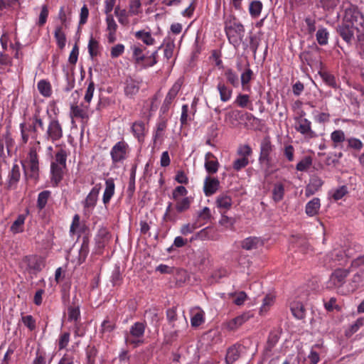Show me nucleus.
Wrapping results in <instances>:
<instances>
[{
	"instance_id": "f257e3e1",
	"label": "nucleus",
	"mask_w": 364,
	"mask_h": 364,
	"mask_svg": "<svg viewBox=\"0 0 364 364\" xmlns=\"http://www.w3.org/2000/svg\"><path fill=\"white\" fill-rule=\"evenodd\" d=\"M337 32L347 43L350 44L356 36L358 41H364V15L358 8L350 5L345 9V14Z\"/></svg>"
},
{
	"instance_id": "f03ea898",
	"label": "nucleus",
	"mask_w": 364,
	"mask_h": 364,
	"mask_svg": "<svg viewBox=\"0 0 364 364\" xmlns=\"http://www.w3.org/2000/svg\"><path fill=\"white\" fill-rule=\"evenodd\" d=\"M224 31L229 43L237 49L245 36L244 26L232 14L224 16Z\"/></svg>"
},
{
	"instance_id": "7ed1b4c3",
	"label": "nucleus",
	"mask_w": 364,
	"mask_h": 364,
	"mask_svg": "<svg viewBox=\"0 0 364 364\" xmlns=\"http://www.w3.org/2000/svg\"><path fill=\"white\" fill-rule=\"evenodd\" d=\"M41 150L40 141H32L29 143L28 152L23 163L26 177L37 181L39 176V156Z\"/></svg>"
},
{
	"instance_id": "20e7f679",
	"label": "nucleus",
	"mask_w": 364,
	"mask_h": 364,
	"mask_svg": "<svg viewBox=\"0 0 364 364\" xmlns=\"http://www.w3.org/2000/svg\"><path fill=\"white\" fill-rule=\"evenodd\" d=\"M146 322L136 321L130 326L129 330L124 331V342L127 346L136 348L145 343V331Z\"/></svg>"
},
{
	"instance_id": "39448f33",
	"label": "nucleus",
	"mask_w": 364,
	"mask_h": 364,
	"mask_svg": "<svg viewBox=\"0 0 364 364\" xmlns=\"http://www.w3.org/2000/svg\"><path fill=\"white\" fill-rule=\"evenodd\" d=\"M129 153L130 147L124 140L117 142L110 150L112 166L118 167L123 164L129 158Z\"/></svg>"
},
{
	"instance_id": "423d86ee",
	"label": "nucleus",
	"mask_w": 364,
	"mask_h": 364,
	"mask_svg": "<svg viewBox=\"0 0 364 364\" xmlns=\"http://www.w3.org/2000/svg\"><path fill=\"white\" fill-rule=\"evenodd\" d=\"M63 136L62 124L56 117H50L46 127L43 139L54 143Z\"/></svg>"
},
{
	"instance_id": "0eeeda50",
	"label": "nucleus",
	"mask_w": 364,
	"mask_h": 364,
	"mask_svg": "<svg viewBox=\"0 0 364 364\" xmlns=\"http://www.w3.org/2000/svg\"><path fill=\"white\" fill-rule=\"evenodd\" d=\"M273 149L274 145L269 136H265L262 139L259 145L260 151L258 161L260 164L264 165L267 169H269L272 165L271 154Z\"/></svg>"
},
{
	"instance_id": "6e6552de",
	"label": "nucleus",
	"mask_w": 364,
	"mask_h": 364,
	"mask_svg": "<svg viewBox=\"0 0 364 364\" xmlns=\"http://www.w3.org/2000/svg\"><path fill=\"white\" fill-rule=\"evenodd\" d=\"M305 114L306 113L302 111L299 116L294 117V128L299 133L308 138H315L317 135L311 129V121L304 117Z\"/></svg>"
},
{
	"instance_id": "1a4fd4ad",
	"label": "nucleus",
	"mask_w": 364,
	"mask_h": 364,
	"mask_svg": "<svg viewBox=\"0 0 364 364\" xmlns=\"http://www.w3.org/2000/svg\"><path fill=\"white\" fill-rule=\"evenodd\" d=\"M349 274V270L345 269H337L332 272L327 282V287L329 289H340L346 282Z\"/></svg>"
},
{
	"instance_id": "9d476101",
	"label": "nucleus",
	"mask_w": 364,
	"mask_h": 364,
	"mask_svg": "<svg viewBox=\"0 0 364 364\" xmlns=\"http://www.w3.org/2000/svg\"><path fill=\"white\" fill-rule=\"evenodd\" d=\"M101 189L100 183L96 184L90 191L85 199L82 202L83 209L85 214L92 213L98 200L99 193Z\"/></svg>"
},
{
	"instance_id": "9b49d317",
	"label": "nucleus",
	"mask_w": 364,
	"mask_h": 364,
	"mask_svg": "<svg viewBox=\"0 0 364 364\" xmlns=\"http://www.w3.org/2000/svg\"><path fill=\"white\" fill-rule=\"evenodd\" d=\"M20 131L21 136V144L25 145L28 143L29 138L33 139V141H38V131L31 123H21Z\"/></svg>"
},
{
	"instance_id": "f8f14e48",
	"label": "nucleus",
	"mask_w": 364,
	"mask_h": 364,
	"mask_svg": "<svg viewBox=\"0 0 364 364\" xmlns=\"http://www.w3.org/2000/svg\"><path fill=\"white\" fill-rule=\"evenodd\" d=\"M168 119L161 118L156 124V129L153 132V144L154 146L161 145L164 140V134L167 128Z\"/></svg>"
},
{
	"instance_id": "ddd939ff",
	"label": "nucleus",
	"mask_w": 364,
	"mask_h": 364,
	"mask_svg": "<svg viewBox=\"0 0 364 364\" xmlns=\"http://www.w3.org/2000/svg\"><path fill=\"white\" fill-rule=\"evenodd\" d=\"M67 171V166H60L55 164H50V182L53 187H57L63 180Z\"/></svg>"
},
{
	"instance_id": "4468645a",
	"label": "nucleus",
	"mask_w": 364,
	"mask_h": 364,
	"mask_svg": "<svg viewBox=\"0 0 364 364\" xmlns=\"http://www.w3.org/2000/svg\"><path fill=\"white\" fill-rule=\"evenodd\" d=\"M116 329V323L107 317L101 323L100 328V337L109 341L112 338V333Z\"/></svg>"
},
{
	"instance_id": "2eb2a0df",
	"label": "nucleus",
	"mask_w": 364,
	"mask_h": 364,
	"mask_svg": "<svg viewBox=\"0 0 364 364\" xmlns=\"http://www.w3.org/2000/svg\"><path fill=\"white\" fill-rule=\"evenodd\" d=\"M215 204L220 212H227L232 205V198L228 192L218 195L215 200Z\"/></svg>"
},
{
	"instance_id": "dca6fc26",
	"label": "nucleus",
	"mask_w": 364,
	"mask_h": 364,
	"mask_svg": "<svg viewBox=\"0 0 364 364\" xmlns=\"http://www.w3.org/2000/svg\"><path fill=\"white\" fill-rule=\"evenodd\" d=\"M14 144V139L9 130L0 134V160L5 156L4 146H6L7 151L9 153Z\"/></svg>"
},
{
	"instance_id": "f3484780",
	"label": "nucleus",
	"mask_w": 364,
	"mask_h": 364,
	"mask_svg": "<svg viewBox=\"0 0 364 364\" xmlns=\"http://www.w3.org/2000/svg\"><path fill=\"white\" fill-rule=\"evenodd\" d=\"M141 82L133 79L132 77H128L126 79L124 82V95L129 98H133L139 91Z\"/></svg>"
},
{
	"instance_id": "a211bd4d",
	"label": "nucleus",
	"mask_w": 364,
	"mask_h": 364,
	"mask_svg": "<svg viewBox=\"0 0 364 364\" xmlns=\"http://www.w3.org/2000/svg\"><path fill=\"white\" fill-rule=\"evenodd\" d=\"M220 187V181L217 178L208 176L203 183V192L205 196H210L216 193Z\"/></svg>"
},
{
	"instance_id": "6ab92c4d",
	"label": "nucleus",
	"mask_w": 364,
	"mask_h": 364,
	"mask_svg": "<svg viewBox=\"0 0 364 364\" xmlns=\"http://www.w3.org/2000/svg\"><path fill=\"white\" fill-rule=\"evenodd\" d=\"M57 151L55 153L54 160L51 164H55L60 166H67L66 161L67 158L70 154L69 150L66 148L65 144L57 145Z\"/></svg>"
},
{
	"instance_id": "aec40b11",
	"label": "nucleus",
	"mask_w": 364,
	"mask_h": 364,
	"mask_svg": "<svg viewBox=\"0 0 364 364\" xmlns=\"http://www.w3.org/2000/svg\"><path fill=\"white\" fill-rule=\"evenodd\" d=\"M204 166L208 174H214L218 171L220 164L217 157L211 152H208L205 155Z\"/></svg>"
},
{
	"instance_id": "412c9836",
	"label": "nucleus",
	"mask_w": 364,
	"mask_h": 364,
	"mask_svg": "<svg viewBox=\"0 0 364 364\" xmlns=\"http://www.w3.org/2000/svg\"><path fill=\"white\" fill-rule=\"evenodd\" d=\"M132 132L134 137L138 140L139 143H142L144 141L147 129L146 124L143 121H136L132 124L131 127Z\"/></svg>"
},
{
	"instance_id": "4be33fe9",
	"label": "nucleus",
	"mask_w": 364,
	"mask_h": 364,
	"mask_svg": "<svg viewBox=\"0 0 364 364\" xmlns=\"http://www.w3.org/2000/svg\"><path fill=\"white\" fill-rule=\"evenodd\" d=\"M107 41L109 43H113L117 41L116 33L118 28L112 15L106 16Z\"/></svg>"
},
{
	"instance_id": "5701e85b",
	"label": "nucleus",
	"mask_w": 364,
	"mask_h": 364,
	"mask_svg": "<svg viewBox=\"0 0 364 364\" xmlns=\"http://www.w3.org/2000/svg\"><path fill=\"white\" fill-rule=\"evenodd\" d=\"M323 181L318 176H313L305 188V196L309 197L316 193L323 186Z\"/></svg>"
},
{
	"instance_id": "b1692460",
	"label": "nucleus",
	"mask_w": 364,
	"mask_h": 364,
	"mask_svg": "<svg viewBox=\"0 0 364 364\" xmlns=\"http://www.w3.org/2000/svg\"><path fill=\"white\" fill-rule=\"evenodd\" d=\"M217 90L220 95V99L223 102H228L232 95V89L228 86L223 79H219L217 85Z\"/></svg>"
},
{
	"instance_id": "393cba45",
	"label": "nucleus",
	"mask_w": 364,
	"mask_h": 364,
	"mask_svg": "<svg viewBox=\"0 0 364 364\" xmlns=\"http://www.w3.org/2000/svg\"><path fill=\"white\" fill-rule=\"evenodd\" d=\"M251 317H252V314L250 312L244 313L230 320L227 323V328L230 331H235L241 326L245 322L247 321Z\"/></svg>"
},
{
	"instance_id": "a878e982",
	"label": "nucleus",
	"mask_w": 364,
	"mask_h": 364,
	"mask_svg": "<svg viewBox=\"0 0 364 364\" xmlns=\"http://www.w3.org/2000/svg\"><path fill=\"white\" fill-rule=\"evenodd\" d=\"M346 144L344 150L353 151V156H357V153L360 152L364 146V144L360 139L353 136L348 137Z\"/></svg>"
},
{
	"instance_id": "bb28decb",
	"label": "nucleus",
	"mask_w": 364,
	"mask_h": 364,
	"mask_svg": "<svg viewBox=\"0 0 364 364\" xmlns=\"http://www.w3.org/2000/svg\"><path fill=\"white\" fill-rule=\"evenodd\" d=\"M115 184L114 179L109 178L105 181V189L102 196V202L105 205L109 203L111 198L114 194Z\"/></svg>"
},
{
	"instance_id": "cd10ccee",
	"label": "nucleus",
	"mask_w": 364,
	"mask_h": 364,
	"mask_svg": "<svg viewBox=\"0 0 364 364\" xmlns=\"http://www.w3.org/2000/svg\"><path fill=\"white\" fill-rule=\"evenodd\" d=\"M264 245L263 241L257 237H249L241 242V247L246 250H257Z\"/></svg>"
},
{
	"instance_id": "c85d7f7f",
	"label": "nucleus",
	"mask_w": 364,
	"mask_h": 364,
	"mask_svg": "<svg viewBox=\"0 0 364 364\" xmlns=\"http://www.w3.org/2000/svg\"><path fill=\"white\" fill-rule=\"evenodd\" d=\"M320 207V199L318 198H314L306 203L305 213L309 217L315 216L318 213Z\"/></svg>"
},
{
	"instance_id": "c756f323",
	"label": "nucleus",
	"mask_w": 364,
	"mask_h": 364,
	"mask_svg": "<svg viewBox=\"0 0 364 364\" xmlns=\"http://www.w3.org/2000/svg\"><path fill=\"white\" fill-rule=\"evenodd\" d=\"M285 193L284 184L282 182H276L272 190V198L275 203L283 200Z\"/></svg>"
},
{
	"instance_id": "7c9ffc66",
	"label": "nucleus",
	"mask_w": 364,
	"mask_h": 364,
	"mask_svg": "<svg viewBox=\"0 0 364 364\" xmlns=\"http://www.w3.org/2000/svg\"><path fill=\"white\" fill-rule=\"evenodd\" d=\"M346 139L344 132L341 129L334 130L331 134V140L334 148H343L342 143L346 142Z\"/></svg>"
},
{
	"instance_id": "2f4dec72",
	"label": "nucleus",
	"mask_w": 364,
	"mask_h": 364,
	"mask_svg": "<svg viewBox=\"0 0 364 364\" xmlns=\"http://www.w3.org/2000/svg\"><path fill=\"white\" fill-rule=\"evenodd\" d=\"M240 346L233 345L228 348L225 362L227 364H233L240 356Z\"/></svg>"
},
{
	"instance_id": "473e14b6",
	"label": "nucleus",
	"mask_w": 364,
	"mask_h": 364,
	"mask_svg": "<svg viewBox=\"0 0 364 364\" xmlns=\"http://www.w3.org/2000/svg\"><path fill=\"white\" fill-rule=\"evenodd\" d=\"M26 214H20L10 227V231L13 234H18L24 231V224Z\"/></svg>"
},
{
	"instance_id": "72a5a7b5",
	"label": "nucleus",
	"mask_w": 364,
	"mask_h": 364,
	"mask_svg": "<svg viewBox=\"0 0 364 364\" xmlns=\"http://www.w3.org/2000/svg\"><path fill=\"white\" fill-rule=\"evenodd\" d=\"M68 321H73L75 323V334H77V322L80 319V311L79 306H70L68 308Z\"/></svg>"
},
{
	"instance_id": "f704fd0d",
	"label": "nucleus",
	"mask_w": 364,
	"mask_h": 364,
	"mask_svg": "<svg viewBox=\"0 0 364 364\" xmlns=\"http://www.w3.org/2000/svg\"><path fill=\"white\" fill-rule=\"evenodd\" d=\"M176 201L175 210L178 213H183L188 210L193 202L191 197H184L183 198H177Z\"/></svg>"
},
{
	"instance_id": "c9c22d12",
	"label": "nucleus",
	"mask_w": 364,
	"mask_h": 364,
	"mask_svg": "<svg viewBox=\"0 0 364 364\" xmlns=\"http://www.w3.org/2000/svg\"><path fill=\"white\" fill-rule=\"evenodd\" d=\"M181 87V83L178 80L176 81L168 90L164 102L166 105H171L172 102L176 97L178 92L180 91Z\"/></svg>"
},
{
	"instance_id": "e433bc0d",
	"label": "nucleus",
	"mask_w": 364,
	"mask_h": 364,
	"mask_svg": "<svg viewBox=\"0 0 364 364\" xmlns=\"http://www.w3.org/2000/svg\"><path fill=\"white\" fill-rule=\"evenodd\" d=\"M136 39L141 40L146 46H152L155 43V39L152 37L150 31L140 30L134 33Z\"/></svg>"
},
{
	"instance_id": "4c0bfd02",
	"label": "nucleus",
	"mask_w": 364,
	"mask_h": 364,
	"mask_svg": "<svg viewBox=\"0 0 364 364\" xmlns=\"http://www.w3.org/2000/svg\"><path fill=\"white\" fill-rule=\"evenodd\" d=\"M290 309L294 316L297 319H302L305 316L306 310L302 303L293 301L290 304Z\"/></svg>"
},
{
	"instance_id": "58836bf2",
	"label": "nucleus",
	"mask_w": 364,
	"mask_h": 364,
	"mask_svg": "<svg viewBox=\"0 0 364 364\" xmlns=\"http://www.w3.org/2000/svg\"><path fill=\"white\" fill-rule=\"evenodd\" d=\"M20 167L18 164H14L9 173L8 186L9 188H11L14 186L16 185L20 179Z\"/></svg>"
},
{
	"instance_id": "ea45409f",
	"label": "nucleus",
	"mask_w": 364,
	"mask_h": 364,
	"mask_svg": "<svg viewBox=\"0 0 364 364\" xmlns=\"http://www.w3.org/2000/svg\"><path fill=\"white\" fill-rule=\"evenodd\" d=\"M234 104L241 108L247 107L250 110L253 109L252 102L250 99V96L247 94H238L236 99L234 101Z\"/></svg>"
},
{
	"instance_id": "a19ab883",
	"label": "nucleus",
	"mask_w": 364,
	"mask_h": 364,
	"mask_svg": "<svg viewBox=\"0 0 364 364\" xmlns=\"http://www.w3.org/2000/svg\"><path fill=\"white\" fill-rule=\"evenodd\" d=\"M196 110L192 114H189V107L188 105H183L181 107V115L180 118V122L181 127H186L189 122L193 120V117Z\"/></svg>"
},
{
	"instance_id": "79ce46f5",
	"label": "nucleus",
	"mask_w": 364,
	"mask_h": 364,
	"mask_svg": "<svg viewBox=\"0 0 364 364\" xmlns=\"http://www.w3.org/2000/svg\"><path fill=\"white\" fill-rule=\"evenodd\" d=\"M262 9L263 4L260 1H252L249 5L250 15L253 18H257L260 16Z\"/></svg>"
},
{
	"instance_id": "37998d69",
	"label": "nucleus",
	"mask_w": 364,
	"mask_h": 364,
	"mask_svg": "<svg viewBox=\"0 0 364 364\" xmlns=\"http://www.w3.org/2000/svg\"><path fill=\"white\" fill-rule=\"evenodd\" d=\"M280 338V332L278 330L271 331L267 338L265 350L271 351L278 343Z\"/></svg>"
},
{
	"instance_id": "c03bdc74",
	"label": "nucleus",
	"mask_w": 364,
	"mask_h": 364,
	"mask_svg": "<svg viewBox=\"0 0 364 364\" xmlns=\"http://www.w3.org/2000/svg\"><path fill=\"white\" fill-rule=\"evenodd\" d=\"M89 252H90L89 240L87 237H84L82 239L80 249L79 250L78 262H77L78 264H81L85 261Z\"/></svg>"
},
{
	"instance_id": "a18cd8bd",
	"label": "nucleus",
	"mask_w": 364,
	"mask_h": 364,
	"mask_svg": "<svg viewBox=\"0 0 364 364\" xmlns=\"http://www.w3.org/2000/svg\"><path fill=\"white\" fill-rule=\"evenodd\" d=\"M224 75L228 83L234 87H237L239 86L240 82L238 75L232 68H227L224 72Z\"/></svg>"
},
{
	"instance_id": "49530a36",
	"label": "nucleus",
	"mask_w": 364,
	"mask_h": 364,
	"mask_svg": "<svg viewBox=\"0 0 364 364\" xmlns=\"http://www.w3.org/2000/svg\"><path fill=\"white\" fill-rule=\"evenodd\" d=\"M253 75V71L250 68H247L241 74L240 79L243 90L249 91L250 90V86L249 85V83L252 79Z\"/></svg>"
},
{
	"instance_id": "de8ad7c7",
	"label": "nucleus",
	"mask_w": 364,
	"mask_h": 364,
	"mask_svg": "<svg viewBox=\"0 0 364 364\" xmlns=\"http://www.w3.org/2000/svg\"><path fill=\"white\" fill-rule=\"evenodd\" d=\"M39 92L46 97H48L52 94V88L50 83L45 80H40L37 84Z\"/></svg>"
},
{
	"instance_id": "09e8293b",
	"label": "nucleus",
	"mask_w": 364,
	"mask_h": 364,
	"mask_svg": "<svg viewBox=\"0 0 364 364\" xmlns=\"http://www.w3.org/2000/svg\"><path fill=\"white\" fill-rule=\"evenodd\" d=\"M54 37L56 40L58 48L60 49H63L65 46L66 38L65 33L63 31L62 26H58L55 28Z\"/></svg>"
},
{
	"instance_id": "8fccbe9b",
	"label": "nucleus",
	"mask_w": 364,
	"mask_h": 364,
	"mask_svg": "<svg viewBox=\"0 0 364 364\" xmlns=\"http://www.w3.org/2000/svg\"><path fill=\"white\" fill-rule=\"evenodd\" d=\"M318 73H319L321 79L323 80V81L326 85H328V86H330L331 87H333V88L337 87L336 80L333 75H332L331 73H330L327 71H320Z\"/></svg>"
},
{
	"instance_id": "3c124183",
	"label": "nucleus",
	"mask_w": 364,
	"mask_h": 364,
	"mask_svg": "<svg viewBox=\"0 0 364 364\" xmlns=\"http://www.w3.org/2000/svg\"><path fill=\"white\" fill-rule=\"evenodd\" d=\"M145 49L146 48L141 45L134 46L132 47L133 58H134L136 63H142L145 60V55L143 54V52Z\"/></svg>"
},
{
	"instance_id": "603ef678",
	"label": "nucleus",
	"mask_w": 364,
	"mask_h": 364,
	"mask_svg": "<svg viewBox=\"0 0 364 364\" xmlns=\"http://www.w3.org/2000/svg\"><path fill=\"white\" fill-rule=\"evenodd\" d=\"M70 116L72 118L85 119L87 117V110L77 105H73L70 107Z\"/></svg>"
},
{
	"instance_id": "864d4df0",
	"label": "nucleus",
	"mask_w": 364,
	"mask_h": 364,
	"mask_svg": "<svg viewBox=\"0 0 364 364\" xmlns=\"http://www.w3.org/2000/svg\"><path fill=\"white\" fill-rule=\"evenodd\" d=\"M88 52L91 58H95L99 54L100 43L92 36L90 37L88 43Z\"/></svg>"
},
{
	"instance_id": "5fc2aeb1",
	"label": "nucleus",
	"mask_w": 364,
	"mask_h": 364,
	"mask_svg": "<svg viewBox=\"0 0 364 364\" xmlns=\"http://www.w3.org/2000/svg\"><path fill=\"white\" fill-rule=\"evenodd\" d=\"M50 195V191H43L39 193L37 200V207L39 210H43L46 207Z\"/></svg>"
},
{
	"instance_id": "6e6d98bb",
	"label": "nucleus",
	"mask_w": 364,
	"mask_h": 364,
	"mask_svg": "<svg viewBox=\"0 0 364 364\" xmlns=\"http://www.w3.org/2000/svg\"><path fill=\"white\" fill-rule=\"evenodd\" d=\"M313 159L310 156H304L296 166V169L298 171H306L312 165Z\"/></svg>"
},
{
	"instance_id": "4d7b16f0",
	"label": "nucleus",
	"mask_w": 364,
	"mask_h": 364,
	"mask_svg": "<svg viewBox=\"0 0 364 364\" xmlns=\"http://www.w3.org/2000/svg\"><path fill=\"white\" fill-rule=\"evenodd\" d=\"M166 318L173 328H175L174 333L176 334L179 329L177 328L175 321L177 320L176 309L175 308H170L166 311Z\"/></svg>"
},
{
	"instance_id": "13d9d810",
	"label": "nucleus",
	"mask_w": 364,
	"mask_h": 364,
	"mask_svg": "<svg viewBox=\"0 0 364 364\" xmlns=\"http://www.w3.org/2000/svg\"><path fill=\"white\" fill-rule=\"evenodd\" d=\"M329 33L326 28H320L316 32V37L318 43L321 46H325L328 43Z\"/></svg>"
},
{
	"instance_id": "bf43d9fd",
	"label": "nucleus",
	"mask_w": 364,
	"mask_h": 364,
	"mask_svg": "<svg viewBox=\"0 0 364 364\" xmlns=\"http://www.w3.org/2000/svg\"><path fill=\"white\" fill-rule=\"evenodd\" d=\"M23 325L30 331H33L36 328V321L31 315L22 316L21 318Z\"/></svg>"
},
{
	"instance_id": "052dcab7",
	"label": "nucleus",
	"mask_w": 364,
	"mask_h": 364,
	"mask_svg": "<svg viewBox=\"0 0 364 364\" xmlns=\"http://www.w3.org/2000/svg\"><path fill=\"white\" fill-rule=\"evenodd\" d=\"M205 322L204 312L199 311L191 318V323L193 327H198Z\"/></svg>"
},
{
	"instance_id": "680f3d73",
	"label": "nucleus",
	"mask_w": 364,
	"mask_h": 364,
	"mask_svg": "<svg viewBox=\"0 0 364 364\" xmlns=\"http://www.w3.org/2000/svg\"><path fill=\"white\" fill-rule=\"evenodd\" d=\"M31 124L35 126V128L38 131V129L41 130H46L45 129V122L43 121V117L40 115L38 112H36L32 119H31Z\"/></svg>"
},
{
	"instance_id": "e2e57ef3",
	"label": "nucleus",
	"mask_w": 364,
	"mask_h": 364,
	"mask_svg": "<svg viewBox=\"0 0 364 364\" xmlns=\"http://www.w3.org/2000/svg\"><path fill=\"white\" fill-rule=\"evenodd\" d=\"M363 277H364V275L361 272L360 273L358 272L353 275V277H352L350 282L349 284H350V290L351 291H353L358 289L360 284L363 282Z\"/></svg>"
},
{
	"instance_id": "0e129e2a",
	"label": "nucleus",
	"mask_w": 364,
	"mask_h": 364,
	"mask_svg": "<svg viewBox=\"0 0 364 364\" xmlns=\"http://www.w3.org/2000/svg\"><path fill=\"white\" fill-rule=\"evenodd\" d=\"M237 154L240 157L248 159L252 154V149L248 144L240 145L237 150Z\"/></svg>"
},
{
	"instance_id": "69168bd1",
	"label": "nucleus",
	"mask_w": 364,
	"mask_h": 364,
	"mask_svg": "<svg viewBox=\"0 0 364 364\" xmlns=\"http://www.w3.org/2000/svg\"><path fill=\"white\" fill-rule=\"evenodd\" d=\"M249 164V159L245 157H240L235 159L232 163V168L235 171H239L245 168Z\"/></svg>"
},
{
	"instance_id": "338daca9",
	"label": "nucleus",
	"mask_w": 364,
	"mask_h": 364,
	"mask_svg": "<svg viewBox=\"0 0 364 364\" xmlns=\"http://www.w3.org/2000/svg\"><path fill=\"white\" fill-rule=\"evenodd\" d=\"M70 333L63 332L60 334L58 338V350H63L67 347L70 341Z\"/></svg>"
},
{
	"instance_id": "774afa93",
	"label": "nucleus",
	"mask_w": 364,
	"mask_h": 364,
	"mask_svg": "<svg viewBox=\"0 0 364 364\" xmlns=\"http://www.w3.org/2000/svg\"><path fill=\"white\" fill-rule=\"evenodd\" d=\"M347 193V187L346 186H342L333 191L331 197L334 200H338L343 198Z\"/></svg>"
}]
</instances>
